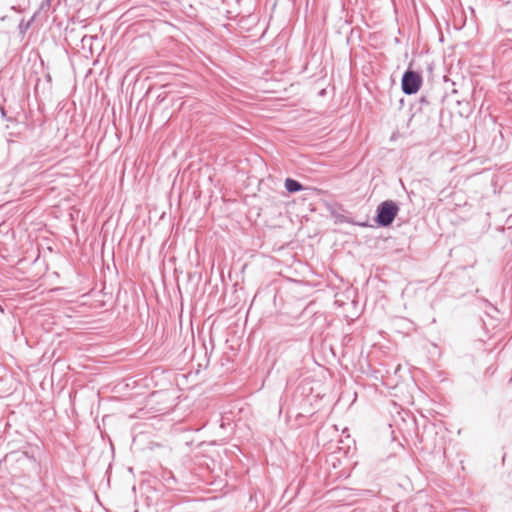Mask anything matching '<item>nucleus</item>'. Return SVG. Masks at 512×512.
<instances>
[{"label":"nucleus","instance_id":"f257e3e1","mask_svg":"<svg viewBox=\"0 0 512 512\" xmlns=\"http://www.w3.org/2000/svg\"><path fill=\"white\" fill-rule=\"evenodd\" d=\"M399 212V207L393 200H385L376 208L375 222L380 227L390 226Z\"/></svg>","mask_w":512,"mask_h":512},{"label":"nucleus","instance_id":"f03ea898","mask_svg":"<svg viewBox=\"0 0 512 512\" xmlns=\"http://www.w3.org/2000/svg\"><path fill=\"white\" fill-rule=\"evenodd\" d=\"M423 79L422 76L413 70H406L402 76L401 86L402 91L406 95H413L421 88Z\"/></svg>","mask_w":512,"mask_h":512},{"label":"nucleus","instance_id":"7ed1b4c3","mask_svg":"<svg viewBox=\"0 0 512 512\" xmlns=\"http://www.w3.org/2000/svg\"><path fill=\"white\" fill-rule=\"evenodd\" d=\"M285 188L289 193H296L303 190V185L292 178H287L285 180Z\"/></svg>","mask_w":512,"mask_h":512},{"label":"nucleus","instance_id":"20e7f679","mask_svg":"<svg viewBox=\"0 0 512 512\" xmlns=\"http://www.w3.org/2000/svg\"><path fill=\"white\" fill-rule=\"evenodd\" d=\"M38 11L34 13V15L28 20V21H25L24 19H22L18 25V30H19V33L21 35H25L27 30L31 27L32 23L35 21L37 15H38Z\"/></svg>","mask_w":512,"mask_h":512},{"label":"nucleus","instance_id":"39448f33","mask_svg":"<svg viewBox=\"0 0 512 512\" xmlns=\"http://www.w3.org/2000/svg\"><path fill=\"white\" fill-rule=\"evenodd\" d=\"M335 219H336V223H351V224L358 225L360 227L368 226L367 222H357L356 223V222L351 221L349 218H347L344 215H335Z\"/></svg>","mask_w":512,"mask_h":512},{"label":"nucleus","instance_id":"423d86ee","mask_svg":"<svg viewBox=\"0 0 512 512\" xmlns=\"http://www.w3.org/2000/svg\"><path fill=\"white\" fill-rule=\"evenodd\" d=\"M51 1L52 0H43L39 9L40 10L48 9L51 6Z\"/></svg>","mask_w":512,"mask_h":512},{"label":"nucleus","instance_id":"0eeeda50","mask_svg":"<svg viewBox=\"0 0 512 512\" xmlns=\"http://www.w3.org/2000/svg\"><path fill=\"white\" fill-rule=\"evenodd\" d=\"M0 113H1V117L5 120H9V118L7 117V113H6V110L3 106H0Z\"/></svg>","mask_w":512,"mask_h":512},{"label":"nucleus","instance_id":"6e6552de","mask_svg":"<svg viewBox=\"0 0 512 512\" xmlns=\"http://www.w3.org/2000/svg\"><path fill=\"white\" fill-rule=\"evenodd\" d=\"M26 457H28L29 459H31L32 461L36 462V459L34 456H29L28 453L26 452L25 453Z\"/></svg>","mask_w":512,"mask_h":512},{"label":"nucleus","instance_id":"1a4fd4ad","mask_svg":"<svg viewBox=\"0 0 512 512\" xmlns=\"http://www.w3.org/2000/svg\"><path fill=\"white\" fill-rule=\"evenodd\" d=\"M420 102H421V103H426V104H428V103H429V102L426 100V98H425V97H422V98L420 99Z\"/></svg>","mask_w":512,"mask_h":512}]
</instances>
